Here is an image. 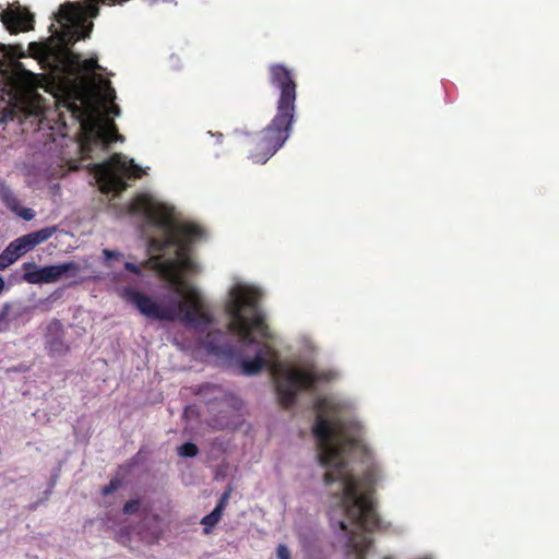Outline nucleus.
<instances>
[{
	"instance_id": "nucleus-1",
	"label": "nucleus",
	"mask_w": 559,
	"mask_h": 559,
	"mask_svg": "<svg viewBox=\"0 0 559 559\" xmlns=\"http://www.w3.org/2000/svg\"><path fill=\"white\" fill-rule=\"evenodd\" d=\"M312 433L318 442V461L328 468L323 475L325 486L338 481L336 491L330 492L329 519L331 527L346 536L347 559H366L372 540L361 533L349 530V522L369 533L386 528L378 511L374 492L382 480V469L371 461L360 476L348 469L346 455L358 451L370 459L361 438L362 427L353 420L337 416L338 405L329 397H318Z\"/></svg>"
},
{
	"instance_id": "nucleus-2",
	"label": "nucleus",
	"mask_w": 559,
	"mask_h": 559,
	"mask_svg": "<svg viewBox=\"0 0 559 559\" xmlns=\"http://www.w3.org/2000/svg\"><path fill=\"white\" fill-rule=\"evenodd\" d=\"M230 299L226 305V312L230 317L227 329L238 336L245 347L255 346L252 359L243 358L237 348L227 342L226 333L221 330L209 332L203 341L205 349L219 358L236 359L240 365V372L246 376L259 373L264 367H270L278 403L284 408H290L302 390H312L317 383L328 381L324 372L313 369L284 368L277 362V352L266 342H259L255 332L261 338L272 337L263 314L258 309V294L246 286H235L230 290Z\"/></svg>"
},
{
	"instance_id": "nucleus-3",
	"label": "nucleus",
	"mask_w": 559,
	"mask_h": 559,
	"mask_svg": "<svg viewBox=\"0 0 559 559\" xmlns=\"http://www.w3.org/2000/svg\"><path fill=\"white\" fill-rule=\"evenodd\" d=\"M178 231L181 242L176 250V259H166L157 264L158 272L173 293L165 298L166 305H159L151 296L130 287L124 289L123 298L151 320H180L194 328L210 325L214 318L203 296L185 280L186 275L200 272L198 263L190 258L189 252L190 245L203 236V229L194 224H185Z\"/></svg>"
},
{
	"instance_id": "nucleus-4",
	"label": "nucleus",
	"mask_w": 559,
	"mask_h": 559,
	"mask_svg": "<svg viewBox=\"0 0 559 559\" xmlns=\"http://www.w3.org/2000/svg\"><path fill=\"white\" fill-rule=\"evenodd\" d=\"M63 93L60 104L80 122L83 130L80 151L85 158L92 157L93 145L107 146L121 139L114 120L103 116L85 98L82 87L75 81L67 79Z\"/></svg>"
},
{
	"instance_id": "nucleus-5",
	"label": "nucleus",
	"mask_w": 559,
	"mask_h": 559,
	"mask_svg": "<svg viewBox=\"0 0 559 559\" xmlns=\"http://www.w3.org/2000/svg\"><path fill=\"white\" fill-rule=\"evenodd\" d=\"M130 212L143 214L147 222L165 231L163 238H152L150 248L153 251L162 252L170 247H177L181 242L178 229L183 224H176L173 219V210L167 205L155 201L147 194L138 195L130 204Z\"/></svg>"
},
{
	"instance_id": "nucleus-6",
	"label": "nucleus",
	"mask_w": 559,
	"mask_h": 559,
	"mask_svg": "<svg viewBox=\"0 0 559 559\" xmlns=\"http://www.w3.org/2000/svg\"><path fill=\"white\" fill-rule=\"evenodd\" d=\"M293 122L292 119L275 115L260 132L246 133L242 144L248 148L249 158L254 163H266L289 138Z\"/></svg>"
},
{
	"instance_id": "nucleus-7",
	"label": "nucleus",
	"mask_w": 559,
	"mask_h": 559,
	"mask_svg": "<svg viewBox=\"0 0 559 559\" xmlns=\"http://www.w3.org/2000/svg\"><path fill=\"white\" fill-rule=\"evenodd\" d=\"M93 173L102 192L120 193L128 187L126 179L141 178L144 170L133 159L115 153L107 162L93 165Z\"/></svg>"
},
{
	"instance_id": "nucleus-8",
	"label": "nucleus",
	"mask_w": 559,
	"mask_h": 559,
	"mask_svg": "<svg viewBox=\"0 0 559 559\" xmlns=\"http://www.w3.org/2000/svg\"><path fill=\"white\" fill-rule=\"evenodd\" d=\"M267 72L270 85L280 92L276 102V115L294 120L297 82L293 70L283 63H271Z\"/></svg>"
},
{
	"instance_id": "nucleus-9",
	"label": "nucleus",
	"mask_w": 559,
	"mask_h": 559,
	"mask_svg": "<svg viewBox=\"0 0 559 559\" xmlns=\"http://www.w3.org/2000/svg\"><path fill=\"white\" fill-rule=\"evenodd\" d=\"M22 280L29 284L55 283L62 275L70 273L76 275L80 267L75 262H67L56 265L38 267L35 262H25L22 264Z\"/></svg>"
},
{
	"instance_id": "nucleus-10",
	"label": "nucleus",
	"mask_w": 559,
	"mask_h": 559,
	"mask_svg": "<svg viewBox=\"0 0 559 559\" xmlns=\"http://www.w3.org/2000/svg\"><path fill=\"white\" fill-rule=\"evenodd\" d=\"M22 91L16 100L26 116H38L45 107L44 97L37 92L39 78L31 71L23 70L19 74Z\"/></svg>"
},
{
	"instance_id": "nucleus-11",
	"label": "nucleus",
	"mask_w": 559,
	"mask_h": 559,
	"mask_svg": "<svg viewBox=\"0 0 559 559\" xmlns=\"http://www.w3.org/2000/svg\"><path fill=\"white\" fill-rule=\"evenodd\" d=\"M45 345L49 356H63L69 352L70 347L64 342V331L59 320L48 324Z\"/></svg>"
},
{
	"instance_id": "nucleus-12",
	"label": "nucleus",
	"mask_w": 559,
	"mask_h": 559,
	"mask_svg": "<svg viewBox=\"0 0 559 559\" xmlns=\"http://www.w3.org/2000/svg\"><path fill=\"white\" fill-rule=\"evenodd\" d=\"M1 22L11 34L33 29L34 15L28 11L7 10L1 12Z\"/></svg>"
},
{
	"instance_id": "nucleus-13",
	"label": "nucleus",
	"mask_w": 559,
	"mask_h": 559,
	"mask_svg": "<svg viewBox=\"0 0 559 559\" xmlns=\"http://www.w3.org/2000/svg\"><path fill=\"white\" fill-rule=\"evenodd\" d=\"M57 231V226H48L39 230L19 237L24 250L27 252L36 246L48 240Z\"/></svg>"
},
{
	"instance_id": "nucleus-14",
	"label": "nucleus",
	"mask_w": 559,
	"mask_h": 559,
	"mask_svg": "<svg viewBox=\"0 0 559 559\" xmlns=\"http://www.w3.org/2000/svg\"><path fill=\"white\" fill-rule=\"evenodd\" d=\"M0 200L10 210L19 207V200L5 181L0 179Z\"/></svg>"
},
{
	"instance_id": "nucleus-15",
	"label": "nucleus",
	"mask_w": 559,
	"mask_h": 559,
	"mask_svg": "<svg viewBox=\"0 0 559 559\" xmlns=\"http://www.w3.org/2000/svg\"><path fill=\"white\" fill-rule=\"evenodd\" d=\"M222 515L218 510H213L211 513L205 515L201 520V524L204 525L203 533L209 534L211 532V527L215 526L222 519Z\"/></svg>"
},
{
	"instance_id": "nucleus-16",
	"label": "nucleus",
	"mask_w": 559,
	"mask_h": 559,
	"mask_svg": "<svg viewBox=\"0 0 559 559\" xmlns=\"http://www.w3.org/2000/svg\"><path fill=\"white\" fill-rule=\"evenodd\" d=\"M15 307V304L13 302H5L3 304L2 308L0 309V333L4 332L9 329L8 318L10 316L11 310Z\"/></svg>"
},
{
	"instance_id": "nucleus-17",
	"label": "nucleus",
	"mask_w": 559,
	"mask_h": 559,
	"mask_svg": "<svg viewBox=\"0 0 559 559\" xmlns=\"http://www.w3.org/2000/svg\"><path fill=\"white\" fill-rule=\"evenodd\" d=\"M199 453L197 444L186 442L178 448V454L183 457H194Z\"/></svg>"
},
{
	"instance_id": "nucleus-18",
	"label": "nucleus",
	"mask_w": 559,
	"mask_h": 559,
	"mask_svg": "<svg viewBox=\"0 0 559 559\" xmlns=\"http://www.w3.org/2000/svg\"><path fill=\"white\" fill-rule=\"evenodd\" d=\"M16 255H13L7 248L0 253V271L5 270L16 261Z\"/></svg>"
},
{
	"instance_id": "nucleus-19",
	"label": "nucleus",
	"mask_w": 559,
	"mask_h": 559,
	"mask_svg": "<svg viewBox=\"0 0 559 559\" xmlns=\"http://www.w3.org/2000/svg\"><path fill=\"white\" fill-rule=\"evenodd\" d=\"M141 506V501L139 499H131L127 501L123 506V513L131 515L139 512Z\"/></svg>"
},
{
	"instance_id": "nucleus-20",
	"label": "nucleus",
	"mask_w": 559,
	"mask_h": 559,
	"mask_svg": "<svg viewBox=\"0 0 559 559\" xmlns=\"http://www.w3.org/2000/svg\"><path fill=\"white\" fill-rule=\"evenodd\" d=\"M8 250L11 251V253L13 255H16V259H19L20 257H22L24 253H26V251L24 250L23 248V245L22 242L20 241L19 238H16L15 240H13L8 247H7Z\"/></svg>"
},
{
	"instance_id": "nucleus-21",
	"label": "nucleus",
	"mask_w": 559,
	"mask_h": 559,
	"mask_svg": "<svg viewBox=\"0 0 559 559\" xmlns=\"http://www.w3.org/2000/svg\"><path fill=\"white\" fill-rule=\"evenodd\" d=\"M121 486V480L119 478L110 479L109 484L102 488L103 496H109L115 492Z\"/></svg>"
},
{
	"instance_id": "nucleus-22",
	"label": "nucleus",
	"mask_w": 559,
	"mask_h": 559,
	"mask_svg": "<svg viewBox=\"0 0 559 559\" xmlns=\"http://www.w3.org/2000/svg\"><path fill=\"white\" fill-rule=\"evenodd\" d=\"M81 69L85 72H95L100 69V66L98 64L97 59L90 58L82 61Z\"/></svg>"
},
{
	"instance_id": "nucleus-23",
	"label": "nucleus",
	"mask_w": 559,
	"mask_h": 559,
	"mask_svg": "<svg viewBox=\"0 0 559 559\" xmlns=\"http://www.w3.org/2000/svg\"><path fill=\"white\" fill-rule=\"evenodd\" d=\"M13 213H15L16 215H19L20 217H22L23 219L25 221H31L34 218L35 216V213L32 209H28V207H22L20 204H19V207L16 210H11Z\"/></svg>"
},
{
	"instance_id": "nucleus-24",
	"label": "nucleus",
	"mask_w": 559,
	"mask_h": 559,
	"mask_svg": "<svg viewBox=\"0 0 559 559\" xmlns=\"http://www.w3.org/2000/svg\"><path fill=\"white\" fill-rule=\"evenodd\" d=\"M229 496H230V490L225 491V492L222 495V497H221V499H219L218 503L216 504V507L214 508V510H218V512H219L221 514H223V512H224V510H225V508H226V506H227V502H228Z\"/></svg>"
},
{
	"instance_id": "nucleus-25",
	"label": "nucleus",
	"mask_w": 559,
	"mask_h": 559,
	"mask_svg": "<svg viewBox=\"0 0 559 559\" xmlns=\"http://www.w3.org/2000/svg\"><path fill=\"white\" fill-rule=\"evenodd\" d=\"M229 496H230V490L225 491V492L222 495V497H221V499H219L218 503L216 504V507L214 508V510H218V512H219L221 514H223V512H224V510H225V508H226V506H227V502H228Z\"/></svg>"
},
{
	"instance_id": "nucleus-26",
	"label": "nucleus",
	"mask_w": 559,
	"mask_h": 559,
	"mask_svg": "<svg viewBox=\"0 0 559 559\" xmlns=\"http://www.w3.org/2000/svg\"><path fill=\"white\" fill-rule=\"evenodd\" d=\"M277 559H292L290 551L285 544H280L276 548Z\"/></svg>"
},
{
	"instance_id": "nucleus-27",
	"label": "nucleus",
	"mask_w": 559,
	"mask_h": 559,
	"mask_svg": "<svg viewBox=\"0 0 559 559\" xmlns=\"http://www.w3.org/2000/svg\"><path fill=\"white\" fill-rule=\"evenodd\" d=\"M124 269L133 274H140L141 273V269L139 265L132 263V262H127L124 264Z\"/></svg>"
},
{
	"instance_id": "nucleus-28",
	"label": "nucleus",
	"mask_w": 559,
	"mask_h": 559,
	"mask_svg": "<svg viewBox=\"0 0 559 559\" xmlns=\"http://www.w3.org/2000/svg\"><path fill=\"white\" fill-rule=\"evenodd\" d=\"M115 97H116L115 90L110 85H108V87L105 91V100L111 102Z\"/></svg>"
},
{
	"instance_id": "nucleus-29",
	"label": "nucleus",
	"mask_w": 559,
	"mask_h": 559,
	"mask_svg": "<svg viewBox=\"0 0 559 559\" xmlns=\"http://www.w3.org/2000/svg\"><path fill=\"white\" fill-rule=\"evenodd\" d=\"M104 255L107 258V259H111V258H116L119 255L118 252H115V251H111V250H108V249H105L103 251Z\"/></svg>"
},
{
	"instance_id": "nucleus-30",
	"label": "nucleus",
	"mask_w": 559,
	"mask_h": 559,
	"mask_svg": "<svg viewBox=\"0 0 559 559\" xmlns=\"http://www.w3.org/2000/svg\"><path fill=\"white\" fill-rule=\"evenodd\" d=\"M109 112L115 115V116H118L120 114V108L117 105L114 104V105L110 106Z\"/></svg>"
},
{
	"instance_id": "nucleus-31",
	"label": "nucleus",
	"mask_w": 559,
	"mask_h": 559,
	"mask_svg": "<svg viewBox=\"0 0 559 559\" xmlns=\"http://www.w3.org/2000/svg\"><path fill=\"white\" fill-rule=\"evenodd\" d=\"M70 58H71L72 63H76V62H79L80 56L71 53Z\"/></svg>"
},
{
	"instance_id": "nucleus-32",
	"label": "nucleus",
	"mask_w": 559,
	"mask_h": 559,
	"mask_svg": "<svg viewBox=\"0 0 559 559\" xmlns=\"http://www.w3.org/2000/svg\"><path fill=\"white\" fill-rule=\"evenodd\" d=\"M4 120H8V119H13V112L12 110H9L8 112H4V117H3Z\"/></svg>"
},
{
	"instance_id": "nucleus-33",
	"label": "nucleus",
	"mask_w": 559,
	"mask_h": 559,
	"mask_svg": "<svg viewBox=\"0 0 559 559\" xmlns=\"http://www.w3.org/2000/svg\"><path fill=\"white\" fill-rule=\"evenodd\" d=\"M25 312V308H22L20 305H19V308H17V311H16V316L14 317V319L17 317V316H21L22 313Z\"/></svg>"
},
{
	"instance_id": "nucleus-34",
	"label": "nucleus",
	"mask_w": 559,
	"mask_h": 559,
	"mask_svg": "<svg viewBox=\"0 0 559 559\" xmlns=\"http://www.w3.org/2000/svg\"><path fill=\"white\" fill-rule=\"evenodd\" d=\"M0 49L4 50L5 49V45L0 44Z\"/></svg>"
},
{
	"instance_id": "nucleus-35",
	"label": "nucleus",
	"mask_w": 559,
	"mask_h": 559,
	"mask_svg": "<svg viewBox=\"0 0 559 559\" xmlns=\"http://www.w3.org/2000/svg\"><path fill=\"white\" fill-rule=\"evenodd\" d=\"M383 559H392L391 557H384Z\"/></svg>"
}]
</instances>
